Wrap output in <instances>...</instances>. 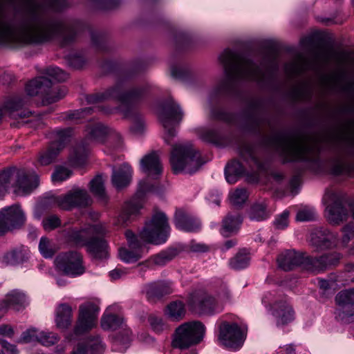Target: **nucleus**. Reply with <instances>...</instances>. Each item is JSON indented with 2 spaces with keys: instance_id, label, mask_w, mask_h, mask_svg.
Instances as JSON below:
<instances>
[{
  "instance_id": "nucleus-1",
  "label": "nucleus",
  "mask_w": 354,
  "mask_h": 354,
  "mask_svg": "<svg viewBox=\"0 0 354 354\" xmlns=\"http://www.w3.org/2000/svg\"><path fill=\"white\" fill-rule=\"evenodd\" d=\"M20 18L12 22L0 15V44L21 46L42 44L58 36L62 44H70L77 33L79 24L65 25L51 17L48 8L59 11L68 6L67 0H19Z\"/></svg>"
},
{
  "instance_id": "nucleus-2",
  "label": "nucleus",
  "mask_w": 354,
  "mask_h": 354,
  "mask_svg": "<svg viewBox=\"0 0 354 354\" xmlns=\"http://www.w3.org/2000/svg\"><path fill=\"white\" fill-rule=\"evenodd\" d=\"M219 61L225 77L214 90L215 94L236 95L241 83L245 81L256 82L262 88L274 84L278 63L274 53L264 55L257 64L236 50L226 49L220 55Z\"/></svg>"
},
{
  "instance_id": "nucleus-3",
  "label": "nucleus",
  "mask_w": 354,
  "mask_h": 354,
  "mask_svg": "<svg viewBox=\"0 0 354 354\" xmlns=\"http://www.w3.org/2000/svg\"><path fill=\"white\" fill-rule=\"evenodd\" d=\"M143 69L142 64L135 63L126 68L115 84L104 92L88 95L86 100L90 104L97 103L110 99H114L120 102V104L115 108H102L101 111L106 114L113 113L117 111L121 112L124 117L132 118L131 130L135 133H141L144 129L145 122L143 119L137 114H134L136 106L146 96L149 86L141 84L132 86L127 91H124L125 82L141 72Z\"/></svg>"
},
{
  "instance_id": "nucleus-4",
  "label": "nucleus",
  "mask_w": 354,
  "mask_h": 354,
  "mask_svg": "<svg viewBox=\"0 0 354 354\" xmlns=\"http://www.w3.org/2000/svg\"><path fill=\"white\" fill-rule=\"evenodd\" d=\"M106 135L115 142V148L122 146V138L121 135L107 128L101 123H97L88 127L86 129V136L84 140L77 145L68 162L57 165L51 177H69L72 175H83L82 173H75L74 170H78L86 163L89 153L88 145L92 142H102Z\"/></svg>"
},
{
  "instance_id": "nucleus-5",
  "label": "nucleus",
  "mask_w": 354,
  "mask_h": 354,
  "mask_svg": "<svg viewBox=\"0 0 354 354\" xmlns=\"http://www.w3.org/2000/svg\"><path fill=\"white\" fill-rule=\"evenodd\" d=\"M322 202L325 206L326 219L330 225L337 226L346 221L349 216L348 207L353 212L354 218L353 201L335 185L326 188ZM342 233V243L346 245L354 237V222L344 226Z\"/></svg>"
},
{
  "instance_id": "nucleus-6",
  "label": "nucleus",
  "mask_w": 354,
  "mask_h": 354,
  "mask_svg": "<svg viewBox=\"0 0 354 354\" xmlns=\"http://www.w3.org/2000/svg\"><path fill=\"white\" fill-rule=\"evenodd\" d=\"M168 185L167 183H162L159 178H142L138 183L136 194L124 203L121 212L115 218L114 225L119 227L127 226L140 215L147 194H161Z\"/></svg>"
},
{
  "instance_id": "nucleus-7",
  "label": "nucleus",
  "mask_w": 354,
  "mask_h": 354,
  "mask_svg": "<svg viewBox=\"0 0 354 354\" xmlns=\"http://www.w3.org/2000/svg\"><path fill=\"white\" fill-rule=\"evenodd\" d=\"M170 163L174 175H192L203 165L200 154L190 143L174 145L171 151Z\"/></svg>"
},
{
  "instance_id": "nucleus-8",
  "label": "nucleus",
  "mask_w": 354,
  "mask_h": 354,
  "mask_svg": "<svg viewBox=\"0 0 354 354\" xmlns=\"http://www.w3.org/2000/svg\"><path fill=\"white\" fill-rule=\"evenodd\" d=\"M263 144L284 156H294L308 150L305 140L284 131H273L263 138Z\"/></svg>"
},
{
  "instance_id": "nucleus-9",
  "label": "nucleus",
  "mask_w": 354,
  "mask_h": 354,
  "mask_svg": "<svg viewBox=\"0 0 354 354\" xmlns=\"http://www.w3.org/2000/svg\"><path fill=\"white\" fill-rule=\"evenodd\" d=\"M111 307L108 308L101 319V326L104 330H117L112 335V350L124 353L131 342V332L127 327L122 317L113 313Z\"/></svg>"
},
{
  "instance_id": "nucleus-10",
  "label": "nucleus",
  "mask_w": 354,
  "mask_h": 354,
  "mask_svg": "<svg viewBox=\"0 0 354 354\" xmlns=\"http://www.w3.org/2000/svg\"><path fill=\"white\" fill-rule=\"evenodd\" d=\"M92 200L84 189L73 187L65 194L52 195L44 199L45 205L57 206L62 209L70 211L75 208H82L91 205Z\"/></svg>"
},
{
  "instance_id": "nucleus-11",
  "label": "nucleus",
  "mask_w": 354,
  "mask_h": 354,
  "mask_svg": "<svg viewBox=\"0 0 354 354\" xmlns=\"http://www.w3.org/2000/svg\"><path fill=\"white\" fill-rule=\"evenodd\" d=\"M28 96L39 95L44 105L55 103L62 99L66 93L64 87L52 88V82L46 77H38L30 80L26 86Z\"/></svg>"
},
{
  "instance_id": "nucleus-12",
  "label": "nucleus",
  "mask_w": 354,
  "mask_h": 354,
  "mask_svg": "<svg viewBox=\"0 0 354 354\" xmlns=\"http://www.w3.org/2000/svg\"><path fill=\"white\" fill-rule=\"evenodd\" d=\"M169 234V226L166 214L162 212H156L151 219L147 222L140 233L143 241L160 245L165 243Z\"/></svg>"
},
{
  "instance_id": "nucleus-13",
  "label": "nucleus",
  "mask_w": 354,
  "mask_h": 354,
  "mask_svg": "<svg viewBox=\"0 0 354 354\" xmlns=\"http://www.w3.org/2000/svg\"><path fill=\"white\" fill-rule=\"evenodd\" d=\"M205 332V325L199 321L185 322L175 331L172 346L178 348H186L202 341Z\"/></svg>"
},
{
  "instance_id": "nucleus-14",
  "label": "nucleus",
  "mask_w": 354,
  "mask_h": 354,
  "mask_svg": "<svg viewBox=\"0 0 354 354\" xmlns=\"http://www.w3.org/2000/svg\"><path fill=\"white\" fill-rule=\"evenodd\" d=\"M262 303L274 317L278 327L287 325L295 319L292 306L276 292H267L262 298Z\"/></svg>"
},
{
  "instance_id": "nucleus-15",
  "label": "nucleus",
  "mask_w": 354,
  "mask_h": 354,
  "mask_svg": "<svg viewBox=\"0 0 354 354\" xmlns=\"http://www.w3.org/2000/svg\"><path fill=\"white\" fill-rule=\"evenodd\" d=\"M261 178H248V183L257 184ZM264 189L272 192L277 198L297 195L303 185L302 178H263Z\"/></svg>"
},
{
  "instance_id": "nucleus-16",
  "label": "nucleus",
  "mask_w": 354,
  "mask_h": 354,
  "mask_svg": "<svg viewBox=\"0 0 354 354\" xmlns=\"http://www.w3.org/2000/svg\"><path fill=\"white\" fill-rule=\"evenodd\" d=\"M158 117L166 132L165 142L169 144L170 139L176 134L175 126L183 119V111L179 104L169 97L160 109Z\"/></svg>"
},
{
  "instance_id": "nucleus-17",
  "label": "nucleus",
  "mask_w": 354,
  "mask_h": 354,
  "mask_svg": "<svg viewBox=\"0 0 354 354\" xmlns=\"http://www.w3.org/2000/svg\"><path fill=\"white\" fill-rule=\"evenodd\" d=\"M72 135L71 128L57 129L50 133L52 142L48 147L38 156V162L42 165H48L55 161L62 150L65 147Z\"/></svg>"
},
{
  "instance_id": "nucleus-18",
  "label": "nucleus",
  "mask_w": 354,
  "mask_h": 354,
  "mask_svg": "<svg viewBox=\"0 0 354 354\" xmlns=\"http://www.w3.org/2000/svg\"><path fill=\"white\" fill-rule=\"evenodd\" d=\"M336 52L332 48L322 50L315 55L314 60H310L301 55H298L292 62L286 66V71L292 75H299L309 69H314L315 62L323 64H328L332 59L337 56Z\"/></svg>"
},
{
  "instance_id": "nucleus-19",
  "label": "nucleus",
  "mask_w": 354,
  "mask_h": 354,
  "mask_svg": "<svg viewBox=\"0 0 354 354\" xmlns=\"http://www.w3.org/2000/svg\"><path fill=\"white\" fill-rule=\"evenodd\" d=\"M187 305L192 311L202 315L212 316L223 310V306L217 299L206 292L191 295Z\"/></svg>"
},
{
  "instance_id": "nucleus-20",
  "label": "nucleus",
  "mask_w": 354,
  "mask_h": 354,
  "mask_svg": "<svg viewBox=\"0 0 354 354\" xmlns=\"http://www.w3.org/2000/svg\"><path fill=\"white\" fill-rule=\"evenodd\" d=\"M245 332L236 323L222 321L218 325V340L231 349H239L245 339Z\"/></svg>"
},
{
  "instance_id": "nucleus-21",
  "label": "nucleus",
  "mask_w": 354,
  "mask_h": 354,
  "mask_svg": "<svg viewBox=\"0 0 354 354\" xmlns=\"http://www.w3.org/2000/svg\"><path fill=\"white\" fill-rule=\"evenodd\" d=\"M57 269L66 275L72 277L80 276L85 272L82 256L76 251H69L59 254L55 261Z\"/></svg>"
},
{
  "instance_id": "nucleus-22",
  "label": "nucleus",
  "mask_w": 354,
  "mask_h": 354,
  "mask_svg": "<svg viewBox=\"0 0 354 354\" xmlns=\"http://www.w3.org/2000/svg\"><path fill=\"white\" fill-rule=\"evenodd\" d=\"M25 221V214L19 205L2 208L0 209V236L20 228Z\"/></svg>"
},
{
  "instance_id": "nucleus-23",
  "label": "nucleus",
  "mask_w": 354,
  "mask_h": 354,
  "mask_svg": "<svg viewBox=\"0 0 354 354\" xmlns=\"http://www.w3.org/2000/svg\"><path fill=\"white\" fill-rule=\"evenodd\" d=\"M39 185V178H0V197L10 192L17 195L29 194Z\"/></svg>"
},
{
  "instance_id": "nucleus-24",
  "label": "nucleus",
  "mask_w": 354,
  "mask_h": 354,
  "mask_svg": "<svg viewBox=\"0 0 354 354\" xmlns=\"http://www.w3.org/2000/svg\"><path fill=\"white\" fill-rule=\"evenodd\" d=\"M335 318L343 323L354 322V288L340 291L335 297Z\"/></svg>"
},
{
  "instance_id": "nucleus-25",
  "label": "nucleus",
  "mask_w": 354,
  "mask_h": 354,
  "mask_svg": "<svg viewBox=\"0 0 354 354\" xmlns=\"http://www.w3.org/2000/svg\"><path fill=\"white\" fill-rule=\"evenodd\" d=\"M107 230L106 226L102 223L91 225L86 228H71L65 233L66 241L72 245L84 247L91 234H106Z\"/></svg>"
},
{
  "instance_id": "nucleus-26",
  "label": "nucleus",
  "mask_w": 354,
  "mask_h": 354,
  "mask_svg": "<svg viewBox=\"0 0 354 354\" xmlns=\"http://www.w3.org/2000/svg\"><path fill=\"white\" fill-rule=\"evenodd\" d=\"M129 248H120L118 250L120 259L126 263H133L140 259L144 253L143 243L131 230L125 232Z\"/></svg>"
},
{
  "instance_id": "nucleus-27",
  "label": "nucleus",
  "mask_w": 354,
  "mask_h": 354,
  "mask_svg": "<svg viewBox=\"0 0 354 354\" xmlns=\"http://www.w3.org/2000/svg\"><path fill=\"white\" fill-rule=\"evenodd\" d=\"M79 310L78 321L74 329L76 335L87 332L95 326L100 308L96 304L88 301L80 305Z\"/></svg>"
},
{
  "instance_id": "nucleus-28",
  "label": "nucleus",
  "mask_w": 354,
  "mask_h": 354,
  "mask_svg": "<svg viewBox=\"0 0 354 354\" xmlns=\"http://www.w3.org/2000/svg\"><path fill=\"white\" fill-rule=\"evenodd\" d=\"M279 267L284 271H290L299 267L310 271V256L295 250H286L277 258Z\"/></svg>"
},
{
  "instance_id": "nucleus-29",
  "label": "nucleus",
  "mask_w": 354,
  "mask_h": 354,
  "mask_svg": "<svg viewBox=\"0 0 354 354\" xmlns=\"http://www.w3.org/2000/svg\"><path fill=\"white\" fill-rule=\"evenodd\" d=\"M28 103V98L26 96H15L6 101L0 106V124L6 115L15 120L28 118L30 112L22 110Z\"/></svg>"
},
{
  "instance_id": "nucleus-30",
  "label": "nucleus",
  "mask_w": 354,
  "mask_h": 354,
  "mask_svg": "<svg viewBox=\"0 0 354 354\" xmlns=\"http://www.w3.org/2000/svg\"><path fill=\"white\" fill-rule=\"evenodd\" d=\"M336 241L337 235L324 227L316 228L310 234V243L317 250L328 249Z\"/></svg>"
},
{
  "instance_id": "nucleus-31",
  "label": "nucleus",
  "mask_w": 354,
  "mask_h": 354,
  "mask_svg": "<svg viewBox=\"0 0 354 354\" xmlns=\"http://www.w3.org/2000/svg\"><path fill=\"white\" fill-rule=\"evenodd\" d=\"M174 223L176 228L185 232H197L201 229L200 219L181 209L175 212Z\"/></svg>"
},
{
  "instance_id": "nucleus-32",
  "label": "nucleus",
  "mask_w": 354,
  "mask_h": 354,
  "mask_svg": "<svg viewBox=\"0 0 354 354\" xmlns=\"http://www.w3.org/2000/svg\"><path fill=\"white\" fill-rule=\"evenodd\" d=\"M104 234H91L84 247L94 259H104L108 257V243L103 238Z\"/></svg>"
},
{
  "instance_id": "nucleus-33",
  "label": "nucleus",
  "mask_w": 354,
  "mask_h": 354,
  "mask_svg": "<svg viewBox=\"0 0 354 354\" xmlns=\"http://www.w3.org/2000/svg\"><path fill=\"white\" fill-rule=\"evenodd\" d=\"M143 291L150 302H156L173 292L172 283L165 281L151 282L144 286Z\"/></svg>"
},
{
  "instance_id": "nucleus-34",
  "label": "nucleus",
  "mask_w": 354,
  "mask_h": 354,
  "mask_svg": "<svg viewBox=\"0 0 354 354\" xmlns=\"http://www.w3.org/2000/svg\"><path fill=\"white\" fill-rule=\"evenodd\" d=\"M104 344L98 335L89 336L78 343L71 354H102Z\"/></svg>"
},
{
  "instance_id": "nucleus-35",
  "label": "nucleus",
  "mask_w": 354,
  "mask_h": 354,
  "mask_svg": "<svg viewBox=\"0 0 354 354\" xmlns=\"http://www.w3.org/2000/svg\"><path fill=\"white\" fill-rule=\"evenodd\" d=\"M245 124L243 128L250 132L260 133V127L264 124L265 120L259 113V107L257 102L245 113Z\"/></svg>"
},
{
  "instance_id": "nucleus-36",
  "label": "nucleus",
  "mask_w": 354,
  "mask_h": 354,
  "mask_svg": "<svg viewBox=\"0 0 354 354\" xmlns=\"http://www.w3.org/2000/svg\"><path fill=\"white\" fill-rule=\"evenodd\" d=\"M341 255L337 252L326 253L319 257H312L310 256V271L319 272L329 266L338 264Z\"/></svg>"
},
{
  "instance_id": "nucleus-37",
  "label": "nucleus",
  "mask_w": 354,
  "mask_h": 354,
  "mask_svg": "<svg viewBox=\"0 0 354 354\" xmlns=\"http://www.w3.org/2000/svg\"><path fill=\"white\" fill-rule=\"evenodd\" d=\"M140 169L144 174L148 175H161L162 166L158 153L153 151L145 156L140 160Z\"/></svg>"
},
{
  "instance_id": "nucleus-38",
  "label": "nucleus",
  "mask_w": 354,
  "mask_h": 354,
  "mask_svg": "<svg viewBox=\"0 0 354 354\" xmlns=\"http://www.w3.org/2000/svg\"><path fill=\"white\" fill-rule=\"evenodd\" d=\"M243 218L239 212H230L223 220L221 233L223 236H229L236 233L241 223Z\"/></svg>"
},
{
  "instance_id": "nucleus-39",
  "label": "nucleus",
  "mask_w": 354,
  "mask_h": 354,
  "mask_svg": "<svg viewBox=\"0 0 354 354\" xmlns=\"http://www.w3.org/2000/svg\"><path fill=\"white\" fill-rule=\"evenodd\" d=\"M3 301L7 304L8 310L12 308L17 311L24 309L28 304L26 295L18 290L10 291Z\"/></svg>"
},
{
  "instance_id": "nucleus-40",
  "label": "nucleus",
  "mask_w": 354,
  "mask_h": 354,
  "mask_svg": "<svg viewBox=\"0 0 354 354\" xmlns=\"http://www.w3.org/2000/svg\"><path fill=\"white\" fill-rule=\"evenodd\" d=\"M248 214L252 221H262L268 219L270 216L268 209V201L261 199L256 201L251 205Z\"/></svg>"
},
{
  "instance_id": "nucleus-41",
  "label": "nucleus",
  "mask_w": 354,
  "mask_h": 354,
  "mask_svg": "<svg viewBox=\"0 0 354 354\" xmlns=\"http://www.w3.org/2000/svg\"><path fill=\"white\" fill-rule=\"evenodd\" d=\"M182 250L180 246H171L151 257L150 261L156 266H162L178 256Z\"/></svg>"
},
{
  "instance_id": "nucleus-42",
  "label": "nucleus",
  "mask_w": 354,
  "mask_h": 354,
  "mask_svg": "<svg viewBox=\"0 0 354 354\" xmlns=\"http://www.w3.org/2000/svg\"><path fill=\"white\" fill-rule=\"evenodd\" d=\"M72 308L69 305L62 304L57 308L55 322L57 328H67L72 323Z\"/></svg>"
},
{
  "instance_id": "nucleus-43",
  "label": "nucleus",
  "mask_w": 354,
  "mask_h": 354,
  "mask_svg": "<svg viewBox=\"0 0 354 354\" xmlns=\"http://www.w3.org/2000/svg\"><path fill=\"white\" fill-rule=\"evenodd\" d=\"M201 138L205 141L217 145L224 146L230 144L227 139L221 133L220 130L215 128L204 129L201 133Z\"/></svg>"
},
{
  "instance_id": "nucleus-44",
  "label": "nucleus",
  "mask_w": 354,
  "mask_h": 354,
  "mask_svg": "<svg viewBox=\"0 0 354 354\" xmlns=\"http://www.w3.org/2000/svg\"><path fill=\"white\" fill-rule=\"evenodd\" d=\"M90 189L93 194L102 203L106 204L109 201L102 178H92L90 182Z\"/></svg>"
},
{
  "instance_id": "nucleus-45",
  "label": "nucleus",
  "mask_w": 354,
  "mask_h": 354,
  "mask_svg": "<svg viewBox=\"0 0 354 354\" xmlns=\"http://www.w3.org/2000/svg\"><path fill=\"white\" fill-rule=\"evenodd\" d=\"M224 171L225 177H254L253 175L246 173L243 166L236 160L228 162Z\"/></svg>"
},
{
  "instance_id": "nucleus-46",
  "label": "nucleus",
  "mask_w": 354,
  "mask_h": 354,
  "mask_svg": "<svg viewBox=\"0 0 354 354\" xmlns=\"http://www.w3.org/2000/svg\"><path fill=\"white\" fill-rule=\"evenodd\" d=\"M185 313V305L180 301H172L167 306V314L173 321L182 319Z\"/></svg>"
},
{
  "instance_id": "nucleus-47",
  "label": "nucleus",
  "mask_w": 354,
  "mask_h": 354,
  "mask_svg": "<svg viewBox=\"0 0 354 354\" xmlns=\"http://www.w3.org/2000/svg\"><path fill=\"white\" fill-rule=\"evenodd\" d=\"M249 194L244 187H237L230 193V203L236 208H241L247 201Z\"/></svg>"
},
{
  "instance_id": "nucleus-48",
  "label": "nucleus",
  "mask_w": 354,
  "mask_h": 354,
  "mask_svg": "<svg viewBox=\"0 0 354 354\" xmlns=\"http://www.w3.org/2000/svg\"><path fill=\"white\" fill-rule=\"evenodd\" d=\"M28 252L25 249H15L5 255V259L10 264L15 265L23 263L28 258Z\"/></svg>"
},
{
  "instance_id": "nucleus-49",
  "label": "nucleus",
  "mask_w": 354,
  "mask_h": 354,
  "mask_svg": "<svg viewBox=\"0 0 354 354\" xmlns=\"http://www.w3.org/2000/svg\"><path fill=\"white\" fill-rule=\"evenodd\" d=\"M250 257L246 252L242 251L238 252L236 256L230 261V266L232 269L241 270L248 266Z\"/></svg>"
},
{
  "instance_id": "nucleus-50",
  "label": "nucleus",
  "mask_w": 354,
  "mask_h": 354,
  "mask_svg": "<svg viewBox=\"0 0 354 354\" xmlns=\"http://www.w3.org/2000/svg\"><path fill=\"white\" fill-rule=\"evenodd\" d=\"M211 115L214 120L223 121L232 124L236 123V115L221 108L213 109L211 111Z\"/></svg>"
},
{
  "instance_id": "nucleus-51",
  "label": "nucleus",
  "mask_w": 354,
  "mask_h": 354,
  "mask_svg": "<svg viewBox=\"0 0 354 354\" xmlns=\"http://www.w3.org/2000/svg\"><path fill=\"white\" fill-rule=\"evenodd\" d=\"M39 250L44 258H51L55 253L54 244L46 236L41 238L39 243Z\"/></svg>"
},
{
  "instance_id": "nucleus-52",
  "label": "nucleus",
  "mask_w": 354,
  "mask_h": 354,
  "mask_svg": "<svg viewBox=\"0 0 354 354\" xmlns=\"http://www.w3.org/2000/svg\"><path fill=\"white\" fill-rule=\"evenodd\" d=\"M189 71L188 66L181 62H176L170 64L171 75L174 78L183 79Z\"/></svg>"
},
{
  "instance_id": "nucleus-53",
  "label": "nucleus",
  "mask_w": 354,
  "mask_h": 354,
  "mask_svg": "<svg viewBox=\"0 0 354 354\" xmlns=\"http://www.w3.org/2000/svg\"><path fill=\"white\" fill-rule=\"evenodd\" d=\"M38 342L44 346H50L58 342L59 338L55 333L41 330L39 333Z\"/></svg>"
},
{
  "instance_id": "nucleus-54",
  "label": "nucleus",
  "mask_w": 354,
  "mask_h": 354,
  "mask_svg": "<svg viewBox=\"0 0 354 354\" xmlns=\"http://www.w3.org/2000/svg\"><path fill=\"white\" fill-rule=\"evenodd\" d=\"M316 216L315 208L306 206L297 212L296 220L301 222L311 221L315 220Z\"/></svg>"
},
{
  "instance_id": "nucleus-55",
  "label": "nucleus",
  "mask_w": 354,
  "mask_h": 354,
  "mask_svg": "<svg viewBox=\"0 0 354 354\" xmlns=\"http://www.w3.org/2000/svg\"><path fill=\"white\" fill-rule=\"evenodd\" d=\"M133 169L128 163H122L112 167L111 177H131Z\"/></svg>"
},
{
  "instance_id": "nucleus-56",
  "label": "nucleus",
  "mask_w": 354,
  "mask_h": 354,
  "mask_svg": "<svg viewBox=\"0 0 354 354\" xmlns=\"http://www.w3.org/2000/svg\"><path fill=\"white\" fill-rule=\"evenodd\" d=\"M0 177H30L24 168L11 167L0 170Z\"/></svg>"
},
{
  "instance_id": "nucleus-57",
  "label": "nucleus",
  "mask_w": 354,
  "mask_h": 354,
  "mask_svg": "<svg viewBox=\"0 0 354 354\" xmlns=\"http://www.w3.org/2000/svg\"><path fill=\"white\" fill-rule=\"evenodd\" d=\"M45 74L57 82H63L68 79V75L56 66H49L45 69Z\"/></svg>"
},
{
  "instance_id": "nucleus-58",
  "label": "nucleus",
  "mask_w": 354,
  "mask_h": 354,
  "mask_svg": "<svg viewBox=\"0 0 354 354\" xmlns=\"http://www.w3.org/2000/svg\"><path fill=\"white\" fill-rule=\"evenodd\" d=\"M218 301L223 306V304L230 301L232 298L231 292L226 283L223 282L216 290Z\"/></svg>"
},
{
  "instance_id": "nucleus-59",
  "label": "nucleus",
  "mask_w": 354,
  "mask_h": 354,
  "mask_svg": "<svg viewBox=\"0 0 354 354\" xmlns=\"http://www.w3.org/2000/svg\"><path fill=\"white\" fill-rule=\"evenodd\" d=\"M149 322L153 331L157 333H160L167 330L169 328L161 317L155 315H151L149 317Z\"/></svg>"
},
{
  "instance_id": "nucleus-60",
  "label": "nucleus",
  "mask_w": 354,
  "mask_h": 354,
  "mask_svg": "<svg viewBox=\"0 0 354 354\" xmlns=\"http://www.w3.org/2000/svg\"><path fill=\"white\" fill-rule=\"evenodd\" d=\"M94 6L99 10H110L117 8L120 0H92Z\"/></svg>"
},
{
  "instance_id": "nucleus-61",
  "label": "nucleus",
  "mask_w": 354,
  "mask_h": 354,
  "mask_svg": "<svg viewBox=\"0 0 354 354\" xmlns=\"http://www.w3.org/2000/svg\"><path fill=\"white\" fill-rule=\"evenodd\" d=\"M39 333L35 328H30L22 333L19 340V343H30L38 341Z\"/></svg>"
},
{
  "instance_id": "nucleus-62",
  "label": "nucleus",
  "mask_w": 354,
  "mask_h": 354,
  "mask_svg": "<svg viewBox=\"0 0 354 354\" xmlns=\"http://www.w3.org/2000/svg\"><path fill=\"white\" fill-rule=\"evenodd\" d=\"M42 225L45 230H53L61 225V221L56 215H50L46 217L43 221Z\"/></svg>"
},
{
  "instance_id": "nucleus-63",
  "label": "nucleus",
  "mask_w": 354,
  "mask_h": 354,
  "mask_svg": "<svg viewBox=\"0 0 354 354\" xmlns=\"http://www.w3.org/2000/svg\"><path fill=\"white\" fill-rule=\"evenodd\" d=\"M289 214V211L285 210L276 217L274 221V225L276 229L284 230L288 227Z\"/></svg>"
},
{
  "instance_id": "nucleus-64",
  "label": "nucleus",
  "mask_w": 354,
  "mask_h": 354,
  "mask_svg": "<svg viewBox=\"0 0 354 354\" xmlns=\"http://www.w3.org/2000/svg\"><path fill=\"white\" fill-rule=\"evenodd\" d=\"M222 198V192L217 189H211L206 196L209 205L219 206Z\"/></svg>"
}]
</instances>
